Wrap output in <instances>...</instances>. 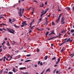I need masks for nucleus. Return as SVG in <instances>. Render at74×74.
<instances>
[{
	"label": "nucleus",
	"instance_id": "obj_22",
	"mask_svg": "<svg viewBox=\"0 0 74 74\" xmlns=\"http://www.w3.org/2000/svg\"><path fill=\"white\" fill-rule=\"evenodd\" d=\"M31 61V60H28L25 61V62H30Z\"/></svg>",
	"mask_w": 74,
	"mask_h": 74
},
{
	"label": "nucleus",
	"instance_id": "obj_29",
	"mask_svg": "<svg viewBox=\"0 0 74 74\" xmlns=\"http://www.w3.org/2000/svg\"><path fill=\"white\" fill-rule=\"evenodd\" d=\"M4 16H5V15H0V16H1V17H3Z\"/></svg>",
	"mask_w": 74,
	"mask_h": 74
},
{
	"label": "nucleus",
	"instance_id": "obj_38",
	"mask_svg": "<svg viewBox=\"0 0 74 74\" xmlns=\"http://www.w3.org/2000/svg\"><path fill=\"white\" fill-rule=\"evenodd\" d=\"M61 16H62V14H60V15H59V18H60L61 17Z\"/></svg>",
	"mask_w": 74,
	"mask_h": 74
},
{
	"label": "nucleus",
	"instance_id": "obj_19",
	"mask_svg": "<svg viewBox=\"0 0 74 74\" xmlns=\"http://www.w3.org/2000/svg\"><path fill=\"white\" fill-rule=\"evenodd\" d=\"M66 10H70V8L68 7H66Z\"/></svg>",
	"mask_w": 74,
	"mask_h": 74
},
{
	"label": "nucleus",
	"instance_id": "obj_34",
	"mask_svg": "<svg viewBox=\"0 0 74 74\" xmlns=\"http://www.w3.org/2000/svg\"><path fill=\"white\" fill-rule=\"evenodd\" d=\"M56 57H54L52 58V60H55V59H56Z\"/></svg>",
	"mask_w": 74,
	"mask_h": 74
},
{
	"label": "nucleus",
	"instance_id": "obj_7",
	"mask_svg": "<svg viewBox=\"0 0 74 74\" xmlns=\"http://www.w3.org/2000/svg\"><path fill=\"white\" fill-rule=\"evenodd\" d=\"M22 24L24 25V26H25L26 25H27V24H26V21L23 22L22 23Z\"/></svg>",
	"mask_w": 74,
	"mask_h": 74
},
{
	"label": "nucleus",
	"instance_id": "obj_32",
	"mask_svg": "<svg viewBox=\"0 0 74 74\" xmlns=\"http://www.w3.org/2000/svg\"><path fill=\"white\" fill-rule=\"evenodd\" d=\"M3 58H4L3 59V61L4 62H5V59H6V57H4Z\"/></svg>",
	"mask_w": 74,
	"mask_h": 74
},
{
	"label": "nucleus",
	"instance_id": "obj_20",
	"mask_svg": "<svg viewBox=\"0 0 74 74\" xmlns=\"http://www.w3.org/2000/svg\"><path fill=\"white\" fill-rule=\"evenodd\" d=\"M37 52H40V49H38V48H37L36 49Z\"/></svg>",
	"mask_w": 74,
	"mask_h": 74
},
{
	"label": "nucleus",
	"instance_id": "obj_13",
	"mask_svg": "<svg viewBox=\"0 0 74 74\" xmlns=\"http://www.w3.org/2000/svg\"><path fill=\"white\" fill-rule=\"evenodd\" d=\"M66 30H63L62 31L61 33H64V32H66Z\"/></svg>",
	"mask_w": 74,
	"mask_h": 74
},
{
	"label": "nucleus",
	"instance_id": "obj_4",
	"mask_svg": "<svg viewBox=\"0 0 74 74\" xmlns=\"http://www.w3.org/2000/svg\"><path fill=\"white\" fill-rule=\"evenodd\" d=\"M26 67H21L19 68V69L21 70H26Z\"/></svg>",
	"mask_w": 74,
	"mask_h": 74
},
{
	"label": "nucleus",
	"instance_id": "obj_33",
	"mask_svg": "<svg viewBox=\"0 0 74 74\" xmlns=\"http://www.w3.org/2000/svg\"><path fill=\"white\" fill-rule=\"evenodd\" d=\"M45 24H46V25H48V21H46V22L45 23Z\"/></svg>",
	"mask_w": 74,
	"mask_h": 74
},
{
	"label": "nucleus",
	"instance_id": "obj_15",
	"mask_svg": "<svg viewBox=\"0 0 74 74\" xmlns=\"http://www.w3.org/2000/svg\"><path fill=\"white\" fill-rule=\"evenodd\" d=\"M64 48V47L62 48V49L61 50V51H60L61 53H62V52H63V51H64V50H63V49Z\"/></svg>",
	"mask_w": 74,
	"mask_h": 74
},
{
	"label": "nucleus",
	"instance_id": "obj_9",
	"mask_svg": "<svg viewBox=\"0 0 74 74\" xmlns=\"http://www.w3.org/2000/svg\"><path fill=\"white\" fill-rule=\"evenodd\" d=\"M18 15L20 17H22V14L21 13L18 12Z\"/></svg>",
	"mask_w": 74,
	"mask_h": 74
},
{
	"label": "nucleus",
	"instance_id": "obj_16",
	"mask_svg": "<svg viewBox=\"0 0 74 74\" xmlns=\"http://www.w3.org/2000/svg\"><path fill=\"white\" fill-rule=\"evenodd\" d=\"M6 45H8V46H10V43H9V42H8H8L6 44Z\"/></svg>",
	"mask_w": 74,
	"mask_h": 74
},
{
	"label": "nucleus",
	"instance_id": "obj_5",
	"mask_svg": "<svg viewBox=\"0 0 74 74\" xmlns=\"http://www.w3.org/2000/svg\"><path fill=\"white\" fill-rule=\"evenodd\" d=\"M60 58H59L57 60V62H56V64H58V63H59V62H60Z\"/></svg>",
	"mask_w": 74,
	"mask_h": 74
},
{
	"label": "nucleus",
	"instance_id": "obj_35",
	"mask_svg": "<svg viewBox=\"0 0 74 74\" xmlns=\"http://www.w3.org/2000/svg\"><path fill=\"white\" fill-rule=\"evenodd\" d=\"M62 34H59L58 36H57V37H60V36H62Z\"/></svg>",
	"mask_w": 74,
	"mask_h": 74
},
{
	"label": "nucleus",
	"instance_id": "obj_3",
	"mask_svg": "<svg viewBox=\"0 0 74 74\" xmlns=\"http://www.w3.org/2000/svg\"><path fill=\"white\" fill-rule=\"evenodd\" d=\"M44 6V4L43 3H42L40 5V8H41V7H43Z\"/></svg>",
	"mask_w": 74,
	"mask_h": 74
},
{
	"label": "nucleus",
	"instance_id": "obj_18",
	"mask_svg": "<svg viewBox=\"0 0 74 74\" xmlns=\"http://www.w3.org/2000/svg\"><path fill=\"white\" fill-rule=\"evenodd\" d=\"M12 71L14 72V73H16V71H15V68H13L12 69Z\"/></svg>",
	"mask_w": 74,
	"mask_h": 74
},
{
	"label": "nucleus",
	"instance_id": "obj_56",
	"mask_svg": "<svg viewBox=\"0 0 74 74\" xmlns=\"http://www.w3.org/2000/svg\"><path fill=\"white\" fill-rule=\"evenodd\" d=\"M32 23H33V22H32L30 23V26H32Z\"/></svg>",
	"mask_w": 74,
	"mask_h": 74
},
{
	"label": "nucleus",
	"instance_id": "obj_51",
	"mask_svg": "<svg viewBox=\"0 0 74 74\" xmlns=\"http://www.w3.org/2000/svg\"><path fill=\"white\" fill-rule=\"evenodd\" d=\"M0 31L1 32H3V29L1 28H0Z\"/></svg>",
	"mask_w": 74,
	"mask_h": 74
},
{
	"label": "nucleus",
	"instance_id": "obj_28",
	"mask_svg": "<svg viewBox=\"0 0 74 74\" xmlns=\"http://www.w3.org/2000/svg\"><path fill=\"white\" fill-rule=\"evenodd\" d=\"M48 34H49V32H47L46 33V36H47V35H48Z\"/></svg>",
	"mask_w": 74,
	"mask_h": 74
},
{
	"label": "nucleus",
	"instance_id": "obj_24",
	"mask_svg": "<svg viewBox=\"0 0 74 74\" xmlns=\"http://www.w3.org/2000/svg\"><path fill=\"white\" fill-rule=\"evenodd\" d=\"M12 73H13V72L10 71L9 72L8 74H12Z\"/></svg>",
	"mask_w": 74,
	"mask_h": 74
},
{
	"label": "nucleus",
	"instance_id": "obj_14",
	"mask_svg": "<svg viewBox=\"0 0 74 74\" xmlns=\"http://www.w3.org/2000/svg\"><path fill=\"white\" fill-rule=\"evenodd\" d=\"M44 59L45 60H47V59H48V56H45L44 57Z\"/></svg>",
	"mask_w": 74,
	"mask_h": 74
},
{
	"label": "nucleus",
	"instance_id": "obj_30",
	"mask_svg": "<svg viewBox=\"0 0 74 74\" xmlns=\"http://www.w3.org/2000/svg\"><path fill=\"white\" fill-rule=\"evenodd\" d=\"M30 54L27 55L26 56H27V57H29V56H30Z\"/></svg>",
	"mask_w": 74,
	"mask_h": 74
},
{
	"label": "nucleus",
	"instance_id": "obj_36",
	"mask_svg": "<svg viewBox=\"0 0 74 74\" xmlns=\"http://www.w3.org/2000/svg\"><path fill=\"white\" fill-rule=\"evenodd\" d=\"M52 25H54V22L53 21L52 22Z\"/></svg>",
	"mask_w": 74,
	"mask_h": 74
},
{
	"label": "nucleus",
	"instance_id": "obj_10",
	"mask_svg": "<svg viewBox=\"0 0 74 74\" xmlns=\"http://www.w3.org/2000/svg\"><path fill=\"white\" fill-rule=\"evenodd\" d=\"M58 38V36H54V37H53L52 38H51L50 39L52 40V39H53V38Z\"/></svg>",
	"mask_w": 74,
	"mask_h": 74
},
{
	"label": "nucleus",
	"instance_id": "obj_55",
	"mask_svg": "<svg viewBox=\"0 0 74 74\" xmlns=\"http://www.w3.org/2000/svg\"><path fill=\"white\" fill-rule=\"evenodd\" d=\"M2 29H3V30H5V31H6V29L4 28H3Z\"/></svg>",
	"mask_w": 74,
	"mask_h": 74
},
{
	"label": "nucleus",
	"instance_id": "obj_39",
	"mask_svg": "<svg viewBox=\"0 0 74 74\" xmlns=\"http://www.w3.org/2000/svg\"><path fill=\"white\" fill-rule=\"evenodd\" d=\"M22 14H23V12H24V11H25V9H23L22 10Z\"/></svg>",
	"mask_w": 74,
	"mask_h": 74
},
{
	"label": "nucleus",
	"instance_id": "obj_48",
	"mask_svg": "<svg viewBox=\"0 0 74 74\" xmlns=\"http://www.w3.org/2000/svg\"><path fill=\"white\" fill-rule=\"evenodd\" d=\"M11 21H12L11 19L10 18L9 19V22H11Z\"/></svg>",
	"mask_w": 74,
	"mask_h": 74
},
{
	"label": "nucleus",
	"instance_id": "obj_42",
	"mask_svg": "<svg viewBox=\"0 0 74 74\" xmlns=\"http://www.w3.org/2000/svg\"><path fill=\"white\" fill-rule=\"evenodd\" d=\"M42 21V18L41 17L39 19V21Z\"/></svg>",
	"mask_w": 74,
	"mask_h": 74
},
{
	"label": "nucleus",
	"instance_id": "obj_46",
	"mask_svg": "<svg viewBox=\"0 0 74 74\" xmlns=\"http://www.w3.org/2000/svg\"><path fill=\"white\" fill-rule=\"evenodd\" d=\"M45 5H47V1H46V2H45Z\"/></svg>",
	"mask_w": 74,
	"mask_h": 74
},
{
	"label": "nucleus",
	"instance_id": "obj_60",
	"mask_svg": "<svg viewBox=\"0 0 74 74\" xmlns=\"http://www.w3.org/2000/svg\"><path fill=\"white\" fill-rule=\"evenodd\" d=\"M25 26L23 24L21 26V27H23V26Z\"/></svg>",
	"mask_w": 74,
	"mask_h": 74
},
{
	"label": "nucleus",
	"instance_id": "obj_8",
	"mask_svg": "<svg viewBox=\"0 0 74 74\" xmlns=\"http://www.w3.org/2000/svg\"><path fill=\"white\" fill-rule=\"evenodd\" d=\"M40 65H41V66H42V62H41L40 63V61H39L38 62V65H40Z\"/></svg>",
	"mask_w": 74,
	"mask_h": 74
},
{
	"label": "nucleus",
	"instance_id": "obj_26",
	"mask_svg": "<svg viewBox=\"0 0 74 74\" xmlns=\"http://www.w3.org/2000/svg\"><path fill=\"white\" fill-rule=\"evenodd\" d=\"M14 26L15 27H16V28H18V26H16V24H14Z\"/></svg>",
	"mask_w": 74,
	"mask_h": 74
},
{
	"label": "nucleus",
	"instance_id": "obj_1",
	"mask_svg": "<svg viewBox=\"0 0 74 74\" xmlns=\"http://www.w3.org/2000/svg\"><path fill=\"white\" fill-rule=\"evenodd\" d=\"M7 29L8 31L10 33H12V34L14 33V31L13 30L9 28H7Z\"/></svg>",
	"mask_w": 74,
	"mask_h": 74
},
{
	"label": "nucleus",
	"instance_id": "obj_59",
	"mask_svg": "<svg viewBox=\"0 0 74 74\" xmlns=\"http://www.w3.org/2000/svg\"><path fill=\"white\" fill-rule=\"evenodd\" d=\"M53 43H52L51 44V47L53 46Z\"/></svg>",
	"mask_w": 74,
	"mask_h": 74
},
{
	"label": "nucleus",
	"instance_id": "obj_63",
	"mask_svg": "<svg viewBox=\"0 0 74 74\" xmlns=\"http://www.w3.org/2000/svg\"><path fill=\"white\" fill-rule=\"evenodd\" d=\"M23 60V59H22L21 60V62H22Z\"/></svg>",
	"mask_w": 74,
	"mask_h": 74
},
{
	"label": "nucleus",
	"instance_id": "obj_37",
	"mask_svg": "<svg viewBox=\"0 0 74 74\" xmlns=\"http://www.w3.org/2000/svg\"><path fill=\"white\" fill-rule=\"evenodd\" d=\"M2 25H5V26H7V25L5 24H4V23H2Z\"/></svg>",
	"mask_w": 74,
	"mask_h": 74
},
{
	"label": "nucleus",
	"instance_id": "obj_27",
	"mask_svg": "<svg viewBox=\"0 0 74 74\" xmlns=\"http://www.w3.org/2000/svg\"><path fill=\"white\" fill-rule=\"evenodd\" d=\"M19 12L21 13V12H22V9L20 8V9H19Z\"/></svg>",
	"mask_w": 74,
	"mask_h": 74
},
{
	"label": "nucleus",
	"instance_id": "obj_44",
	"mask_svg": "<svg viewBox=\"0 0 74 74\" xmlns=\"http://www.w3.org/2000/svg\"><path fill=\"white\" fill-rule=\"evenodd\" d=\"M34 67H37V64L35 65Z\"/></svg>",
	"mask_w": 74,
	"mask_h": 74
},
{
	"label": "nucleus",
	"instance_id": "obj_41",
	"mask_svg": "<svg viewBox=\"0 0 74 74\" xmlns=\"http://www.w3.org/2000/svg\"><path fill=\"white\" fill-rule=\"evenodd\" d=\"M56 71V69H55L54 70L53 72V73H55V71Z\"/></svg>",
	"mask_w": 74,
	"mask_h": 74
},
{
	"label": "nucleus",
	"instance_id": "obj_64",
	"mask_svg": "<svg viewBox=\"0 0 74 74\" xmlns=\"http://www.w3.org/2000/svg\"><path fill=\"white\" fill-rule=\"evenodd\" d=\"M72 36H74V33H73L72 34Z\"/></svg>",
	"mask_w": 74,
	"mask_h": 74
},
{
	"label": "nucleus",
	"instance_id": "obj_54",
	"mask_svg": "<svg viewBox=\"0 0 74 74\" xmlns=\"http://www.w3.org/2000/svg\"><path fill=\"white\" fill-rule=\"evenodd\" d=\"M51 40V38H50V39H48L47 40V41H49L50 40Z\"/></svg>",
	"mask_w": 74,
	"mask_h": 74
},
{
	"label": "nucleus",
	"instance_id": "obj_6",
	"mask_svg": "<svg viewBox=\"0 0 74 74\" xmlns=\"http://www.w3.org/2000/svg\"><path fill=\"white\" fill-rule=\"evenodd\" d=\"M52 32H51L50 34H49V36H51V34H54L55 35V33H54V32H54V30H53L52 31Z\"/></svg>",
	"mask_w": 74,
	"mask_h": 74
},
{
	"label": "nucleus",
	"instance_id": "obj_31",
	"mask_svg": "<svg viewBox=\"0 0 74 74\" xmlns=\"http://www.w3.org/2000/svg\"><path fill=\"white\" fill-rule=\"evenodd\" d=\"M23 74H29V73H28L27 72H23Z\"/></svg>",
	"mask_w": 74,
	"mask_h": 74
},
{
	"label": "nucleus",
	"instance_id": "obj_12",
	"mask_svg": "<svg viewBox=\"0 0 74 74\" xmlns=\"http://www.w3.org/2000/svg\"><path fill=\"white\" fill-rule=\"evenodd\" d=\"M64 21V18L62 17L61 20V23H62L63 21Z\"/></svg>",
	"mask_w": 74,
	"mask_h": 74
},
{
	"label": "nucleus",
	"instance_id": "obj_43",
	"mask_svg": "<svg viewBox=\"0 0 74 74\" xmlns=\"http://www.w3.org/2000/svg\"><path fill=\"white\" fill-rule=\"evenodd\" d=\"M44 70H43V71L42 72V73H41L40 74H43V73H44Z\"/></svg>",
	"mask_w": 74,
	"mask_h": 74
},
{
	"label": "nucleus",
	"instance_id": "obj_11",
	"mask_svg": "<svg viewBox=\"0 0 74 74\" xmlns=\"http://www.w3.org/2000/svg\"><path fill=\"white\" fill-rule=\"evenodd\" d=\"M48 71H49V72H50V71H51V70H50L49 68L47 70L46 72H47Z\"/></svg>",
	"mask_w": 74,
	"mask_h": 74
},
{
	"label": "nucleus",
	"instance_id": "obj_45",
	"mask_svg": "<svg viewBox=\"0 0 74 74\" xmlns=\"http://www.w3.org/2000/svg\"><path fill=\"white\" fill-rule=\"evenodd\" d=\"M3 69H2L0 71V73H1H1H2V72H3Z\"/></svg>",
	"mask_w": 74,
	"mask_h": 74
},
{
	"label": "nucleus",
	"instance_id": "obj_40",
	"mask_svg": "<svg viewBox=\"0 0 74 74\" xmlns=\"http://www.w3.org/2000/svg\"><path fill=\"white\" fill-rule=\"evenodd\" d=\"M12 56H13V55H11V56H10V59H12Z\"/></svg>",
	"mask_w": 74,
	"mask_h": 74
},
{
	"label": "nucleus",
	"instance_id": "obj_23",
	"mask_svg": "<svg viewBox=\"0 0 74 74\" xmlns=\"http://www.w3.org/2000/svg\"><path fill=\"white\" fill-rule=\"evenodd\" d=\"M43 29H40L38 28H37V30H38V31H41Z\"/></svg>",
	"mask_w": 74,
	"mask_h": 74
},
{
	"label": "nucleus",
	"instance_id": "obj_53",
	"mask_svg": "<svg viewBox=\"0 0 74 74\" xmlns=\"http://www.w3.org/2000/svg\"><path fill=\"white\" fill-rule=\"evenodd\" d=\"M59 73V71H57L56 72V74H58Z\"/></svg>",
	"mask_w": 74,
	"mask_h": 74
},
{
	"label": "nucleus",
	"instance_id": "obj_52",
	"mask_svg": "<svg viewBox=\"0 0 74 74\" xmlns=\"http://www.w3.org/2000/svg\"><path fill=\"white\" fill-rule=\"evenodd\" d=\"M68 30V31H70V28H69Z\"/></svg>",
	"mask_w": 74,
	"mask_h": 74
},
{
	"label": "nucleus",
	"instance_id": "obj_49",
	"mask_svg": "<svg viewBox=\"0 0 74 74\" xmlns=\"http://www.w3.org/2000/svg\"><path fill=\"white\" fill-rule=\"evenodd\" d=\"M73 11H74V6L72 7Z\"/></svg>",
	"mask_w": 74,
	"mask_h": 74
},
{
	"label": "nucleus",
	"instance_id": "obj_2",
	"mask_svg": "<svg viewBox=\"0 0 74 74\" xmlns=\"http://www.w3.org/2000/svg\"><path fill=\"white\" fill-rule=\"evenodd\" d=\"M73 41V39H72L71 40V38H69L66 41V42H72Z\"/></svg>",
	"mask_w": 74,
	"mask_h": 74
},
{
	"label": "nucleus",
	"instance_id": "obj_25",
	"mask_svg": "<svg viewBox=\"0 0 74 74\" xmlns=\"http://www.w3.org/2000/svg\"><path fill=\"white\" fill-rule=\"evenodd\" d=\"M71 33H74V29H71Z\"/></svg>",
	"mask_w": 74,
	"mask_h": 74
},
{
	"label": "nucleus",
	"instance_id": "obj_58",
	"mask_svg": "<svg viewBox=\"0 0 74 74\" xmlns=\"http://www.w3.org/2000/svg\"><path fill=\"white\" fill-rule=\"evenodd\" d=\"M32 32V30H30V31H29V33H31V32Z\"/></svg>",
	"mask_w": 74,
	"mask_h": 74
},
{
	"label": "nucleus",
	"instance_id": "obj_50",
	"mask_svg": "<svg viewBox=\"0 0 74 74\" xmlns=\"http://www.w3.org/2000/svg\"><path fill=\"white\" fill-rule=\"evenodd\" d=\"M65 23V22L64 21L63 22L61 23V24H64Z\"/></svg>",
	"mask_w": 74,
	"mask_h": 74
},
{
	"label": "nucleus",
	"instance_id": "obj_47",
	"mask_svg": "<svg viewBox=\"0 0 74 74\" xmlns=\"http://www.w3.org/2000/svg\"><path fill=\"white\" fill-rule=\"evenodd\" d=\"M2 52V49H0V52Z\"/></svg>",
	"mask_w": 74,
	"mask_h": 74
},
{
	"label": "nucleus",
	"instance_id": "obj_62",
	"mask_svg": "<svg viewBox=\"0 0 74 74\" xmlns=\"http://www.w3.org/2000/svg\"><path fill=\"white\" fill-rule=\"evenodd\" d=\"M0 18H4V17H3L0 16Z\"/></svg>",
	"mask_w": 74,
	"mask_h": 74
},
{
	"label": "nucleus",
	"instance_id": "obj_61",
	"mask_svg": "<svg viewBox=\"0 0 74 74\" xmlns=\"http://www.w3.org/2000/svg\"><path fill=\"white\" fill-rule=\"evenodd\" d=\"M41 22V21H39L38 22V24H39V23H40V22Z\"/></svg>",
	"mask_w": 74,
	"mask_h": 74
},
{
	"label": "nucleus",
	"instance_id": "obj_21",
	"mask_svg": "<svg viewBox=\"0 0 74 74\" xmlns=\"http://www.w3.org/2000/svg\"><path fill=\"white\" fill-rule=\"evenodd\" d=\"M71 58H73V57L74 56V54L72 53L71 54Z\"/></svg>",
	"mask_w": 74,
	"mask_h": 74
},
{
	"label": "nucleus",
	"instance_id": "obj_17",
	"mask_svg": "<svg viewBox=\"0 0 74 74\" xmlns=\"http://www.w3.org/2000/svg\"><path fill=\"white\" fill-rule=\"evenodd\" d=\"M59 20H60V17H58V19L57 20V23H58L59 22Z\"/></svg>",
	"mask_w": 74,
	"mask_h": 74
},
{
	"label": "nucleus",
	"instance_id": "obj_57",
	"mask_svg": "<svg viewBox=\"0 0 74 74\" xmlns=\"http://www.w3.org/2000/svg\"><path fill=\"white\" fill-rule=\"evenodd\" d=\"M19 64L20 65H22V63H19Z\"/></svg>",
	"mask_w": 74,
	"mask_h": 74
}]
</instances>
